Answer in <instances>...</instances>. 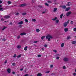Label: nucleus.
<instances>
[{
	"label": "nucleus",
	"instance_id": "obj_23",
	"mask_svg": "<svg viewBox=\"0 0 76 76\" xmlns=\"http://www.w3.org/2000/svg\"><path fill=\"white\" fill-rule=\"evenodd\" d=\"M71 38L70 36L68 37L67 38V39H69Z\"/></svg>",
	"mask_w": 76,
	"mask_h": 76
},
{
	"label": "nucleus",
	"instance_id": "obj_46",
	"mask_svg": "<svg viewBox=\"0 0 76 76\" xmlns=\"http://www.w3.org/2000/svg\"><path fill=\"white\" fill-rule=\"evenodd\" d=\"M63 69H66V66H64Z\"/></svg>",
	"mask_w": 76,
	"mask_h": 76
},
{
	"label": "nucleus",
	"instance_id": "obj_47",
	"mask_svg": "<svg viewBox=\"0 0 76 76\" xmlns=\"http://www.w3.org/2000/svg\"><path fill=\"white\" fill-rule=\"evenodd\" d=\"M51 75H52L53 76V75H55V74L54 73H52V74H51Z\"/></svg>",
	"mask_w": 76,
	"mask_h": 76
},
{
	"label": "nucleus",
	"instance_id": "obj_38",
	"mask_svg": "<svg viewBox=\"0 0 76 76\" xmlns=\"http://www.w3.org/2000/svg\"><path fill=\"white\" fill-rule=\"evenodd\" d=\"M13 57L15 58L16 57V54H15L13 56Z\"/></svg>",
	"mask_w": 76,
	"mask_h": 76
},
{
	"label": "nucleus",
	"instance_id": "obj_11",
	"mask_svg": "<svg viewBox=\"0 0 76 76\" xmlns=\"http://www.w3.org/2000/svg\"><path fill=\"white\" fill-rule=\"evenodd\" d=\"M17 48L20 49V48H21V46L20 45H18L17 46Z\"/></svg>",
	"mask_w": 76,
	"mask_h": 76
},
{
	"label": "nucleus",
	"instance_id": "obj_19",
	"mask_svg": "<svg viewBox=\"0 0 76 76\" xmlns=\"http://www.w3.org/2000/svg\"><path fill=\"white\" fill-rule=\"evenodd\" d=\"M28 48V46H26L24 48V50H25V51L27 50V48Z\"/></svg>",
	"mask_w": 76,
	"mask_h": 76
},
{
	"label": "nucleus",
	"instance_id": "obj_50",
	"mask_svg": "<svg viewBox=\"0 0 76 76\" xmlns=\"http://www.w3.org/2000/svg\"><path fill=\"white\" fill-rule=\"evenodd\" d=\"M12 66H15V63H13L12 64Z\"/></svg>",
	"mask_w": 76,
	"mask_h": 76
},
{
	"label": "nucleus",
	"instance_id": "obj_41",
	"mask_svg": "<svg viewBox=\"0 0 76 76\" xmlns=\"http://www.w3.org/2000/svg\"><path fill=\"white\" fill-rule=\"evenodd\" d=\"M48 3H51V1H48Z\"/></svg>",
	"mask_w": 76,
	"mask_h": 76
},
{
	"label": "nucleus",
	"instance_id": "obj_5",
	"mask_svg": "<svg viewBox=\"0 0 76 76\" xmlns=\"http://www.w3.org/2000/svg\"><path fill=\"white\" fill-rule=\"evenodd\" d=\"M2 7V6L1 5H0V7ZM4 10V9H3V8H0V11H1V12H3Z\"/></svg>",
	"mask_w": 76,
	"mask_h": 76
},
{
	"label": "nucleus",
	"instance_id": "obj_22",
	"mask_svg": "<svg viewBox=\"0 0 76 76\" xmlns=\"http://www.w3.org/2000/svg\"><path fill=\"white\" fill-rule=\"evenodd\" d=\"M22 15L23 16H24V15H26V12H23L22 14Z\"/></svg>",
	"mask_w": 76,
	"mask_h": 76
},
{
	"label": "nucleus",
	"instance_id": "obj_64",
	"mask_svg": "<svg viewBox=\"0 0 76 76\" xmlns=\"http://www.w3.org/2000/svg\"><path fill=\"white\" fill-rule=\"evenodd\" d=\"M75 72L76 73V69L75 70Z\"/></svg>",
	"mask_w": 76,
	"mask_h": 76
},
{
	"label": "nucleus",
	"instance_id": "obj_62",
	"mask_svg": "<svg viewBox=\"0 0 76 76\" xmlns=\"http://www.w3.org/2000/svg\"><path fill=\"white\" fill-rule=\"evenodd\" d=\"M19 27H22V25H20V26H19Z\"/></svg>",
	"mask_w": 76,
	"mask_h": 76
},
{
	"label": "nucleus",
	"instance_id": "obj_45",
	"mask_svg": "<svg viewBox=\"0 0 76 76\" xmlns=\"http://www.w3.org/2000/svg\"><path fill=\"white\" fill-rule=\"evenodd\" d=\"M50 72L49 71H48L46 72L45 73H49Z\"/></svg>",
	"mask_w": 76,
	"mask_h": 76
},
{
	"label": "nucleus",
	"instance_id": "obj_52",
	"mask_svg": "<svg viewBox=\"0 0 76 76\" xmlns=\"http://www.w3.org/2000/svg\"><path fill=\"white\" fill-rule=\"evenodd\" d=\"M42 51H44V49L43 48H42Z\"/></svg>",
	"mask_w": 76,
	"mask_h": 76
},
{
	"label": "nucleus",
	"instance_id": "obj_15",
	"mask_svg": "<svg viewBox=\"0 0 76 76\" xmlns=\"http://www.w3.org/2000/svg\"><path fill=\"white\" fill-rule=\"evenodd\" d=\"M37 76H42V74L41 73H39L37 75Z\"/></svg>",
	"mask_w": 76,
	"mask_h": 76
},
{
	"label": "nucleus",
	"instance_id": "obj_4",
	"mask_svg": "<svg viewBox=\"0 0 76 76\" xmlns=\"http://www.w3.org/2000/svg\"><path fill=\"white\" fill-rule=\"evenodd\" d=\"M71 13H72V12H71V11L68 12L66 14L67 16H69V15H70Z\"/></svg>",
	"mask_w": 76,
	"mask_h": 76
},
{
	"label": "nucleus",
	"instance_id": "obj_36",
	"mask_svg": "<svg viewBox=\"0 0 76 76\" xmlns=\"http://www.w3.org/2000/svg\"><path fill=\"white\" fill-rule=\"evenodd\" d=\"M59 58H60V57H57L56 58V60H58V59H59Z\"/></svg>",
	"mask_w": 76,
	"mask_h": 76
},
{
	"label": "nucleus",
	"instance_id": "obj_58",
	"mask_svg": "<svg viewBox=\"0 0 76 76\" xmlns=\"http://www.w3.org/2000/svg\"><path fill=\"white\" fill-rule=\"evenodd\" d=\"M19 15V13L18 12L16 14V15Z\"/></svg>",
	"mask_w": 76,
	"mask_h": 76
},
{
	"label": "nucleus",
	"instance_id": "obj_7",
	"mask_svg": "<svg viewBox=\"0 0 76 76\" xmlns=\"http://www.w3.org/2000/svg\"><path fill=\"white\" fill-rule=\"evenodd\" d=\"M26 5L25 4H21L20 5V7H23L24 6H25Z\"/></svg>",
	"mask_w": 76,
	"mask_h": 76
},
{
	"label": "nucleus",
	"instance_id": "obj_30",
	"mask_svg": "<svg viewBox=\"0 0 76 76\" xmlns=\"http://www.w3.org/2000/svg\"><path fill=\"white\" fill-rule=\"evenodd\" d=\"M25 21L26 22H28V20L27 19H25Z\"/></svg>",
	"mask_w": 76,
	"mask_h": 76
},
{
	"label": "nucleus",
	"instance_id": "obj_29",
	"mask_svg": "<svg viewBox=\"0 0 76 76\" xmlns=\"http://www.w3.org/2000/svg\"><path fill=\"white\" fill-rule=\"evenodd\" d=\"M7 3H8V4H12V2H11L10 1H8Z\"/></svg>",
	"mask_w": 76,
	"mask_h": 76
},
{
	"label": "nucleus",
	"instance_id": "obj_59",
	"mask_svg": "<svg viewBox=\"0 0 76 76\" xmlns=\"http://www.w3.org/2000/svg\"><path fill=\"white\" fill-rule=\"evenodd\" d=\"M1 3H2V1L0 0V4Z\"/></svg>",
	"mask_w": 76,
	"mask_h": 76
},
{
	"label": "nucleus",
	"instance_id": "obj_56",
	"mask_svg": "<svg viewBox=\"0 0 76 76\" xmlns=\"http://www.w3.org/2000/svg\"><path fill=\"white\" fill-rule=\"evenodd\" d=\"M23 68H22L20 69V70H21V71H22V70H23Z\"/></svg>",
	"mask_w": 76,
	"mask_h": 76
},
{
	"label": "nucleus",
	"instance_id": "obj_60",
	"mask_svg": "<svg viewBox=\"0 0 76 76\" xmlns=\"http://www.w3.org/2000/svg\"><path fill=\"white\" fill-rule=\"evenodd\" d=\"M34 1H35V0H33L32 1V3H34Z\"/></svg>",
	"mask_w": 76,
	"mask_h": 76
},
{
	"label": "nucleus",
	"instance_id": "obj_3",
	"mask_svg": "<svg viewBox=\"0 0 76 76\" xmlns=\"http://www.w3.org/2000/svg\"><path fill=\"white\" fill-rule=\"evenodd\" d=\"M60 7H61V9H66V6L65 5H61L60 6Z\"/></svg>",
	"mask_w": 76,
	"mask_h": 76
},
{
	"label": "nucleus",
	"instance_id": "obj_10",
	"mask_svg": "<svg viewBox=\"0 0 76 76\" xmlns=\"http://www.w3.org/2000/svg\"><path fill=\"white\" fill-rule=\"evenodd\" d=\"M23 22L21 21L20 22H19L18 23V25H22V24H23Z\"/></svg>",
	"mask_w": 76,
	"mask_h": 76
},
{
	"label": "nucleus",
	"instance_id": "obj_16",
	"mask_svg": "<svg viewBox=\"0 0 76 76\" xmlns=\"http://www.w3.org/2000/svg\"><path fill=\"white\" fill-rule=\"evenodd\" d=\"M26 35V33H21L20 34V35Z\"/></svg>",
	"mask_w": 76,
	"mask_h": 76
},
{
	"label": "nucleus",
	"instance_id": "obj_1",
	"mask_svg": "<svg viewBox=\"0 0 76 76\" xmlns=\"http://www.w3.org/2000/svg\"><path fill=\"white\" fill-rule=\"evenodd\" d=\"M46 39H48V41H50L51 40L50 39L53 38V37H52V36L51 35L49 34L46 36Z\"/></svg>",
	"mask_w": 76,
	"mask_h": 76
},
{
	"label": "nucleus",
	"instance_id": "obj_13",
	"mask_svg": "<svg viewBox=\"0 0 76 76\" xmlns=\"http://www.w3.org/2000/svg\"><path fill=\"white\" fill-rule=\"evenodd\" d=\"M70 9V7H69L68 8H66L65 10V11H69V10Z\"/></svg>",
	"mask_w": 76,
	"mask_h": 76
},
{
	"label": "nucleus",
	"instance_id": "obj_25",
	"mask_svg": "<svg viewBox=\"0 0 76 76\" xmlns=\"http://www.w3.org/2000/svg\"><path fill=\"white\" fill-rule=\"evenodd\" d=\"M61 47H64V43H62L61 44Z\"/></svg>",
	"mask_w": 76,
	"mask_h": 76
},
{
	"label": "nucleus",
	"instance_id": "obj_33",
	"mask_svg": "<svg viewBox=\"0 0 76 76\" xmlns=\"http://www.w3.org/2000/svg\"><path fill=\"white\" fill-rule=\"evenodd\" d=\"M70 23L71 24V25H73V21H71V22H70Z\"/></svg>",
	"mask_w": 76,
	"mask_h": 76
},
{
	"label": "nucleus",
	"instance_id": "obj_42",
	"mask_svg": "<svg viewBox=\"0 0 76 76\" xmlns=\"http://www.w3.org/2000/svg\"><path fill=\"white\" fill-rule=\"evenodd\" d=\"M44 47H47V45L46 44H45V45H44Z\"/></svg>",
	"mask_w": 76,
	"mask_h": 76
},
{
	"label": "nucleus",
	"instance_id": "obj_6",
	"mask_svg": "<svg viewBox=\"0 0 76 76\" xmlns=\"http://www.w3.org/2000/svg\"><path fill=\"white\" fill-rule=\"evenodd\" d=\"M10 18V16L9 15H7L4 17L5 19H9V18Z\"/></svg>",
	"mask_w": 76,
	"mask_h": 76
},
{
	"label": "nucleus",
	"instance_id": "obj_14",
	"mask_svg": "<svg viewBox=\"0 0 76 76\" xmlns=\"http://www.w3.org/2000/svg\"><path fill=\"white\" fill-rule=\"evenodd\" d=\"M57 8H55L54 10H53V12H56V11L57 10Z\"/></svg>",
	"mask_w": 76,
	"mask_h": 76
},
{
	"label": "nucleus",
	"instance_id": "obj_9",
	"mask_svg": "<svg viewBox=\"0 0 76 76\" xmlns=\"http://www.w3.org/2000/svg\"><path fill=\"white\" fill-rule=\"evenodd\" d=\"M7 72L8 73H10L11 72L10 69L8 68L7 70Z\"/></svg>",
	"mask_w": 76,
	"mask_h": 76
},
{
	"label": "nucleus",
	"instance_id": "obj_49",
	"mask_svg": "<svg viewBox=\"0 0 76 76\" xmlns=\"http://www.w3.org/2000/svg\"><path fill=\"white\" fill-rule=\"evenodd\" d=\"M3 41H6V39H2Z\"/></svg>",
	"mask_w": 76,
	"mask_h": 76
},
{
	"label": "nucleus",
	"instance_id": "obj_2",
	"mask_svg": "<svg viewBox=\"0 0 76 76\" xmlns=\"http://www.w3.org/2000/svg\"><path fill=\"white\" fill-rule=\"evenodd\" d=\"M69 21H68L67 22L64 23L63 24V26L64 27H66V26H67V24H69Z\"/></svg>",
	"mask_w": 76,
	"mask_h": 76
},
{
	"label": "nucleus",
	"instance_id": "obj_34",
	"mask_svg": "<svg viewBox=\"0 0 76 76\" xmlns=\"http://www.w3.org/2000/svg\"><path fill=\"white\" fill-rule=\"evenodd\" d=\"M53 51L54 52V53H56L57 52V50H53Z\"/></svg>",
	"mask_w": 76,
	"mask_h": 76
},
{
	"label": "nucleus",
	"instance_id": "obj_48",
	"mask_svg": "<svg viewBox=\"0 0 76 76\" xmlns=\"http://www.w3.org/2000/svg\"><path fill=\"white\" fill-rule=\"evenodd\" d=\"M20 36H18V39H19L20 38Z\"/></svg>",
	"mask_w": 76,
	"mask_h": 76
},
{
	"label": "nucleus",
	"instance_id": "obj_43",
	"mask_svg": "<svg viewBox=\"0 0 76 76\" xmlns=\"http://www.w3.org/2000/svg\"><path fill=\"white\" fill-rule=\"evenodd\" d=\"M73 76H76V73H74L73 74Z\"/></svg>",
	"mask_w": 76,
	"mask_h": 76
},
{
	"label": "nucleus",
	"instance_id": "obj_44",
	"mask_svg": "<svg viewBox=\"0 0 76 76\" xmlns=\"http://www.w3.org/2000/svg\"><path fill=\"white\" fill-rule=\"evenodd\" d=\"M7 63V61H5L4 62V63L6 64V63Z\"/></svg>",
	"mask_w": 76,
	"mask_h": 76
},
{
	"label": "nucleus",
	"instance_id": "obj_31",
	"mask_svg": "<svg viewBox=\"0 0 76 76\" xmlns=\"http://www.w3.org/2000/svg\"><path fill=\"white\" fill-rule=\"evenodd\" d=\"M45 5L47 6H49V5L47 3H45Z\"/></svg>",
	"mask_w": 76,
	"mask_h": 76
},
{
	"label": "nucleus",
	"instance_id": "obj_53",
	"mask_svg": "<svg viewBox=\"0 0 76 76\" xmlns=\"http://www.w3.org/2000/svg\"><path fill=\"white\" fill-rule=\"evenodd\" d=\"M1 20H2L3 21V20H4V19H3V18H1Z\"/></svg>",
	"mask_w": 76,
	"mask_h": 76
},
{
	"label": "nucleus",
	"instance_id": "obj_24",
	"mask_svg": "<svg viewBox=\"0 0 76 76\" xmlns=\"http://www.w3.org/2000/svg\"><path fill=\"white\" fill-rule=\"evenodd\" d=\"M31 20L32 22H35L36 21V20L35 19H32Z\"/></svg>",
	"mask_w": 76,
	"mask_h": 76
},
{
	"label": "nucleus",
	"instance_id": "obj_51",
	"mask_svg": "<svg viewBox=\"0 0 76 76\" xmlns=\"http://www.w3.org/2000/svg\"><path fill=\"white\" fill-rule=\"evenodd\" d=\"M12 74H13V75H14V74H15V72H12Z\"/></svg>",
	"mask_w": 76,
	"mask_h": 76
},
{
	"label": "nucleus",
	"instance_id": "obj_35",
	"mask_svg": "<svg viewBox=\"0 0 76 76\" xmlns=\"http://www.w3.org/2000/svg\"><path fill=\"white\" fill-rule=\"evenodd\" d=\"M38 7H39L41 8V7H42V6L40 5H39L38 6Z\"/></svg>",
	"mask_w": 76,
	"mask_h": 76
},
{
	"label": "nucleus",
	"instance_id": "obj_12",
	"mask_svg": "<svg viewBox=\"0 0 76 76\" xmlns=\"http://www.w3.org/2000/svg\"><path fill=\"white\" fill-rule=\"evenodd\" d=\"M64 31L65 32H67L68 31V28H65L64 29Z\"/></svg>",
	"mask_w": 76,
	"mask_h": 76
},
{
	"label": "nucleus",
	"instance_id": "obj_18",
	"mask_svg": "<svg viewBox=\"0 0 76 76\" xmlns=\"http://www.w3.org/2000/svg\"><path fill=\"white\" fill-rule=\"evenodd\" d=\"M36 31L37 32H39V31H40L39 29V28L37 29H36Z\"/></svg>",
	"mask_w": 76,
	"mask_h": 76
},
{
	"label": "nucleus",
	"instance_id": "obj_39",
	"mask_svg": "<svg viewBox=\"0 0 76 76\" xmlns=\"http://www.w3.org/2000/svg\"><path fill=\"white\" fill-rule=\"evenodd\" d=\"M74 31H75V32L76 31V28H74Z\"/></svg>",
	"mask_w": 76,
	"mask_h": 76
},
{
	"label": "nucleus",
	"instance_id": "obj_63",
	"mask_svg": "<svg viewBox=\"0 0 76 76\" xmlns=\"http://www.w3.org/2000/svg\"><path fill=\"white\" fill-rule=\"evenodd\" d=\"M71 2H69L67 3L68 4H69V3H70Z\"/></svg>",
	"mask_w": 76,
	"mask_h": 76
},
{
	"label": "nucleus",
	"instance_id": "obj_40",
	"mask_svg": "<svg viewBox=\"0 0 76 76\" xmlns=\"http://www.w3.org/2000/svg\"><path fill=\"white\" fill-rule=\"evenodd\" d=\"M37 42H38V41H35L34 42V43H37Z\"/></svg>",
	"mask_w": 76,
	"mask_h": 76
},
{
	"label": "nucleus",
	"instance_id": "obj_17",
	"mask_svg": "<svg viewBox=\"0 0 76 76\" xmlns=\"http://www.w3.org/2000/svg\"><path fill=\"white\" fill-rule=\"evenodd\" d=\"M72 44H75L76 43V41H74L72 42Z\"/></svg>",
	"mask_w": 76,
	"mask_h": 76
},
{
	"label": "nucleus",
	"instance_id": "obj_61",
	"mask_svg": "<svg viewBox=\"0 0 76 76\" xmlns=\"http://www.w3.org/2000/svg\"><path fill=\"white\" fill-rule=\"evenodd\" d=\"M68 6H70V4H67Z\"/></svg>",
	"mask_w": 76,
	"mask_h": 76
},
{
	"label": "nucleus",
	"instance_id": "obj_28",
	"mask_svg": "<svg viewBox=\"0 0 76 76\" xmlns=\"http://www.w3.org/2000/svg\"><path fill=\"white\" fill-rule=\"evenodd\" d=\"M56 19H57V17H55V18H54L52 19V20H56Z\"/></svg>",
	"mask_w": 76,
	"mask_h": 76
},
{
	"label": "nucleus",
	"instance_id": "obj_37",
	"mask_svg": "<svg viewBox=\"0 0 76 76\" xmlns=\"http://www.w3.org/2000/svg\"><path fill=\"white\" fill-rule=\"evenodd\" d=\"M38 57H41V55H38Z\"/></svg>",
	"mask_w": 76,
	"mask_h": 76
},
{
	"label": "nucleus",
	"instance_id": "obj_26",
	"mask_svg": "<svg viewBox=\"0 0 76 76\" xmlns=\"http://www.w3.org/2000/svg\"><path fill=\"white\" fill-rule=\"evenodd\" d=\"M45 37V36H42L41 37L42 39H44V38Z\"/></svg>",
	"mask_w": 76,
	"mask_h": 76
},
{
	"label": "nucleus",
	"instance_id": "obj_8",
	"mask_svg": "<svg viewBox=\"0 0 76 76\" xmlns=\"http://www.w3.org/2000/svg\"><path fill=\"white\" fill-rule=\"evenodd\" d=\"M64 61H67L69 60V59L67 58H64Z\"/></svg>",
	"mask_w": 76,
	"mask_h": 76
},
{
	"label": "nucleus",
	"instance_id": "obj_27",
	"mask_svg": "<svg viewBox=\"0 0 76 76\" xmlns=\"http://www.w3.org/2000/svg\"><path fill=\"white\" fill-rule=\"evenodd\" d=\"M59 22V20H57L56 21V23H58V22Z\"/></svg>",
	"mask_w": 76,
	"mask_h": 76
},
{
	"label": "nucleus",
	"instance_id": "obj_32",
	"mask_svg": "<svg viewBox=\"0 0 76 76\" xmlns=\"http://www.w3.org/2000/svg\"><path fill=\"white\" fill-rule=\"evenodd\" d=\"M21 57V55H19L17 57L18 58H19Z\"/></svg>",
	"mask_w": 76,
	"mask_h": 76
},
{
	"label": "nucleus",
	"instance_id": "obj_57",
	"mask_svg": "<svg viewBox=\"0 0 76 76\" xmlns=\"http://www.w3.org/2000/svg\"><path fill=\"white\" fill-rule=\"evenodd\" d=\"M45 12H46L45 11H44L42 12V14L45 13Z\"/></svg>",
	"mask_w": 76,
	"mask_h": 76
},
{
	"label": "nucleus",
	"instance_id": "obj_55",
	"mask_svg": "<svg viewBox=\"0 0 76 76\" xmlns=\"http://www.w3.org/2000/svg\"><path fill=\"white\" fill-rule=\"evenodd\" d=\"M10 25H12V23L10 22Z\"/></svg>",
	"mask_w": 76,
	"mask_h": 76
},
{
	"label": "nucleus",
	"instance_id": "obj_21",
	"mask_svg": "<svg viewBox=\"0 0 76 76\" xmlns=\"http://www.w3.org/2000/svg\"><path fill=\"white\" fill-rule=\"evenodd\" d=\"M63 14H62L60 16V18L61 19H62L63 18Z\"/></svg>",
	"mask_w": 76,
	"mask_h": 76
},
{
	"label": "nucleus",
	"instance_id": "obj_54",
	"mask_svg": "<svg viewBox=\"0 0 76 76\" xmlns=\"http://www.w3.org/2000/svg\"><path fill=\"white\" fill-rule=\"evenodd\" d=\"M51 67H53V65H50Z\"/></svg>",
	"mask_w": 76,
	"mask_h": 76
},
{
	"label": "nucleus",
	"instance_id": "obj_20",
	"mask_svg": "<svg viewBox=\"0 0 76 76\" xmlns=\"http://www.w3.org/2000/svg\"><path fill=\"white\" fill-rule=\"evenodd\" d=\"M6 28H7V27L4 26V27L2 29V31H4V29H6Z\"/></svg>",
	"mask_w": 76,
	"mask_h": 76
}]
</instances>
